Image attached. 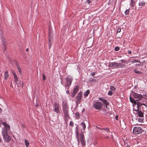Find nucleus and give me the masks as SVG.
<instances>
[{
    "mask_svg": "<svg viewBox=\"0 0 147 147\" xmlns=\"http://www.w3.org/2000/svg\"><path fill=\"white\" fill-rule=\"evenodd\" d=\"M63 110L65 120H67L70 117L69 113V107L67 103L63 101L62 103Z\"/></svg>",
    "mask_w": 147,
    "mask_h": 147,
    "instance_id": "nucleus-1",
    "label": "nucleus"
},
{
    "mask_svg": "<svg viewBox=\"0 0 147 147\" xmlns=\"http://www.w3.org/2000/svg\"><path fill=\"white\" fill-rule=\"evenodd\" d=\"M65 80L66 81L65 84V87L67 89H69L71 84L72 79L71 77H67L66 78Z\"/></svg>",
    "mask_w": 147,
    "mask_h": 147,
    "instance_id": "nucleus-2",
    "label": "nucleus"
},
{
    "mask_svg": "<svg viewBox=\"0 0 147 147\" xmlns=\"http://www.w3.org/2000/svg\"><path fill=\"white\" fill-rule=\"evenodd\" d=\"M53 34L52 32V31L51 30V28L49 27V48L50 49L51 45V41H52L53 38Z\"/></svg>",
    "mask_w": 147,
    "mask_h": 147,
    "instance_id": "nucleus-3",
    "label": "nucleus"
},
{
    "mask_svg": "<svg viewBox=\"0 0 147 147\" xmlns=\"http://www.w3.org/2000/svg\"><path fill=\"white\" fill-rule=\"evenodd\" d=\"M1 40L2 45L4 47L3 50L4 51H5L7 49V43L6 40L5 38L3 35H2L1 36Z\"/></svg>",
    "mask_w": 147,
    "mask_h": 147,
    "instance_id": "nucleus-4",
    "label": "nucleus"
},
{
    "mask_svg": "<svg viewBox=\"0 0 147 147\" xmlns=\"http://www.w3.org/2000/svg\"><path fill=\"white\" fill-rule=\"evenodd\" d=\"M142 131L143 129L141 127H136L134 128L133 133L136 134H139L142 132Z\"/></svg>",
    "mask_w": 147,
    "mask_h": 147,
    "instance_id": "nucleus-5",
    "label": "nucleus"
},
{
    "mask_svg": "<svg viewBox=\"0 0 147 147\" xmlns=\"http://www.w3.org/2000/svg\"><path fill=\"white\" fill-rule=\"evenodd\" d=\"M82 93L79 92L77 95L76 97V103L77 105L80 103L81 102V99L82 96Z\"/></svg>",
    "mask_w": 147,
    "mask_h": 147,
    "instance_id": "nucleus-6",
    "label": "nucleus"
},
{
    "mask_svg": "<svg viewBox=\"0 0 147 147\" xmlns=\"http://www.w3.org/2000/svg\"><path fill=\"white\" fill-rule=\"evenodd\" d=\"M132 94L133 96L135 98L138 99V100H142V99L143 98V97L141 94H138L137 93L132 92Z\"/></svg>",
    "mask_w": 147,
    "mask_h": 147,
    "instance_id": "nucleus-7",
    "label": "nucleus"
},
{
    "mask_svg": "<svg viewBox=\"0 0 147 147\" xmlns=\"http://www.w3.org/2000/svg\"><path fill=\"white\" fill-rule=\"evenodd\" d=\"M2 124L4 126V128L2 129V132H7L10 130V127L9 125L5 122H2Z\"/></svg>",
    "mask_w": 147,
    "mask_h": 147,
    "instance_id": "nucleus-8",
    "label": "nucleus"
},
{
    "mask_svg": "<svg viewBox=\"0 0 147 147\" xmlns=\"http://www.w3.org/2000/svg\"><path fill=\"white\" fill-rule=\"evenodd\" d=\"M3 138L6 142H10L11 138L8 135L7 132H2Z\"/></svg>",
    "mask_w": 147,
    "mask_h": 147,
    "instance_id": "nucleus-9",
    "label": "nucleus"
},
{
    "mask_svg": "<svg viewBox=\"0 0 147 147\" xmlns=\"http://www.w3.org/2000/svg\"><path fill=\"white\" fill-rule=\"evenodd\" d=\"M102 106V104L99 102H96L93 105V107L96 109L100 110Z\"/></svg>",
    "mask_w": 147,
    "mask_h": 147,
    "instance_id": "nucleus-10",
    "label": "nucleus"
},
{
    "mask_svg": "<svg viewBox=\"0 0 147 147\" xmlns=\"http://www.w3.org/2000/svg\"><path fill=\"white\" fill-rule=\"evenodd\" d=\"M80 141L82 145L83 146H85L86 143L85 142V141H84V137L83 134H82V133L80 134Z\"/></svg>",
    "mask_w": 147,
    "mask_h": 147,
    "instance_id": "nucleus-11",
    "label": "nucleus"
},
{
    "mask_svg": "<svg viewBox=\"0 0 147 147\" xmlns=\"http://www.w3.org/2000/svg\"><path fill=\"white\" fill-rule=\"evenodd\" d=\"M79 89V86L78 85L76 86L73 90V93L71 94L72 97H74L75 96V95L78 91Z\"/></svg>",
    "mask_w": 147,
    "mask_h": 147,
    "instance_id": "nucleus-12",
    "label": "nucleus"
},
{
    "mask_svg": "<svg viewBox=\"0 0 147 147\" xmlns=\"http://www.w3.org/2000/svg\"><path fill=\"white\" fill-rule=\"evenodd\" d=\"M136 104H137V111H138L139 110V108L141 107L142 105H144L146 107H147V105L145 104L144 103H142L140 101H138L136 103Z\"/></svg>",
    "mask_w": 147,
    "mask_h": 147,
    "instance_id": "nucleus-13",
    "label": "nucleus"
},
{
    "mask_svg": "<svg viewBox=\"0 0 147 147\" xmlns=\"http://www.w3.org/2000/svg\"><path fill=\"white\" fill-rule=\"evenodd\" d=\"M99 99L100 100L102 101L103 104H104L106 106V108H107V106L109 105V103L107 101V100L103 98L102 97L99 98Z\"/></svg>",
    "mask_w": 147,
    "mask_h": 147,
    "instance_id": "nucleus-14",
    "label": "nucleus"
},
{
    "mask_svg": "<svg viewBox=\"0 0 147 147\" xmlns=\"http://www.w3.org/2000/svg\"><path fill=\"white\" fill-rule=\"evenodd\" d=\"M135 111H137L138 112L137 113V114L139 117H143L144 113L140 111L139 110L138 111H137V110H135Z\"/></svg>",
    "mask_w": 147,
    "mask_h": 147,
    "instance_id": "nucleus-15",
    "label": "nucleus"
},
{
    "mask_svg": "<svg viewBox=\"0 0 147 147\" xmlns=\"http://www.w3.org/2000/svg\"><path fill=\"white\" fill-rule=\"evenodd\" d=\"M135 5V3L134 1L133 0H131V2L130 3V5L132 9H133Z\"/></svg>",
    "mask_w": 147,
    "mask_h": 147,
    "instance_id": "nucleus-16",
    "label": "nucleus"
},
{
    "mask_svg": "<svg viewBox=\"0 0 147 147\" xmlns=\"http://www.w3.org/2000/svg\"><path fill=\"white\" fill-rule=\"evenodd\" d=\"M76 138H77V139L78 140V144H79L80 143L79 139V137H78V135H79V134L78 131L77 127H76Z\"/></svg>",
    "mask_w": 147,
    "mask_h": 147,
    "instance_id": "nucleus-17",
    "label": "nucleus"
},
{
    "mask_svg": "<svg viewBox=\"0 0 147 147\" xmlns=\"http://www.w3.org/2000/svg\"><path fill=\"white\" fill-rule=\"evenodd\" d=\"M146 2L144 0L141 1H140L139 3V5L140 6L143 7L144 6Z\"/></svg>",
    "mask_w": 147,
    "mask_h": 147,
    "instance_id": "nucleus-18",
    "label": "nucleus"
},
{
    "mask_svg": "<svg viewBox=\"0 0 147 147\" xmlns=\"http://www.w3.org/2000/svg\"><path fill=\"white\" fill-rule=\"evenodd\" d=\"M118 66V64L115 63H111V67H113L115 68H116Z\"/></svg>",
    "mask_w": 147,
    "mask_h": 147,
    "instance_id": "nucleus-19",
    "label": "nucleus"
},
{
    "mask_svg": "<svg viewBox=\"0 0 147 147\" xmlns=\"http://www.w3.org/2000/svg\"><path fill=\"white\" fill-rule=\"evenodd\" d=\"M8 72L7 71H5L4 74V78L5 80H6L8 78L9 75L8 74Z\"/></svg>",
    "mask_w": 147,
    "mask_h": 147,
    "instance_id": "nucleus-20",
    "label": "nucleus"
},
{
    "mask_svg": "<svg viewBox=\"0 0 147 147\" xmlns=\"http://www.w3.org/2000/svg\"><path fill=\"white\" fill-rule=\"evenodd\" d=\"M14 77L15 82L17 84V86H18V88H19V84H18V83L17 82V81L18 80V78L17 75L14 76Z\"/></svg>",
    "mask_w": 147,
    "mask_h": 147,
    "instance_id": "nucleus-21",
    "label": "nucleus"
},
{
    "mask_svg": "<svg viewBox=\"0 0 147 147\" xmlns=\"http://www.w3.org/2000/svg\"><path fill=\"white\" fill-rule=\"evenodd\" d=\"M129 100L132 103H133L134 104L136 105V101H135L130 96L129 97Z\"/></svg>",
    "mask_w": 147,
    "mask_h": 147,
    "instance_id": "nucleus-22",
    "label": "nucleus"
},
{
    "mask_svg": "<svg viewBox=\"0 0 147 147\" xmlns=\"http://www.w3.org/2000/svg\"><path fill=\"white\" fill-rule=\"evenodd\" d=\"M16 65L17 66V69H18V71L19 72L20 74H21L22 73L21 69V68H20V66L18 64H16Z\"/></svg>",
    "mask_w": 147,
    "mask_h": 147,
    "instance_id": "nucleus-23",
    "label": "nucleus"
},
{
    "mask_svg": "<svg viewBox=\"0 0 147 147\" xmlns=\"http://www.w3.org/2000/svg\"><path fill=\"white\" fill-rule=\"evenodd\" d=\"M89 93H90L89 90H87L84 93V96H88V95L89 94Z\"/></svg>",
    "mask_w": 147,
    "mask_h": 147,
    "instance_id": "nucleus-24",
    "label": "nucleus"
},
{
    "mask_svg": "<svg viewBox=\"0 0 147 147\" xmlns=\"http://www.w3.org/2000/svg\"><path fill=\"white\" fill-rule=\"evenodd\" d=\"M81 125H82V126L83 127V129H84V130H85V129L86 127V124H85V123L84 122V121L83 122H82L81 123Z\"/></svg>",
    "mask_w": 147,
    "mask_h": 147,
    "instance_id": "nucleus-25",
    "label": "nucleus"
},
{
    "mask_svg": "<svg viewBox=\"0 0 147 147\" xmlns=\"http://www.w3.org/2000/svg\"><path fill=\"white\" fill-rule=\"evenodd\" d=\"M24 140H25V145H26V147H28V146L29 144V142H28V141L26 139H25Z\"/></svg>",
    "mask_w": 147,
    "mask_h": 147,
    "instance_id": "nucleus-26",
    "label": "nucleus"
},
{
    "mask_svg": "<svg viewBox=\"0 0 147 147\" xmlns=\"http://www.w3.org/2000/svg\"><path fill=\"white\" fill-rule=\"evenodd\" d=\"M59 104L57 102L54 103V108H59Z\"/></svg>",
    "mask_w": 147,
    "mask_h": 147,
    "instance_id": "nucleus-27",
    "label": "nucleus"
},
{
    "mask_svg": "<svg viewBox=\"0 0 147 147\" xmlns=\"http://www.w3.org/2000/svg\"><path fill=\"white\" fill-rule=\"evenodd\" d=\"M55 111L57 113H58L60 112V110L59 108H54Z\"/></svg>",
    "mask_w": 147,
    "mask_h": 147,
    "instance_id": "nucleus-28",
    "label": "nucleus"
},
{
    "mask_svg": "<svg viewBox=\"0 0 147 147\" xmlns=\"http://www.w3.org/2000/svg\"><path fill=\"white\" fill-rule=\"evenodd\" d=\"M90 33H91L90 36L93 35L94 33V29H92L90 31Z\"/></svg>",
    "mask_w": 147,
    "mask_h": 147,
    "instance_id": "nucleus-29",
    "label": "nucleus"
},
{
    "mask_svg": "<svg viewBox=\"0 0 147 147\" xmlns=\"http://www.w3.org/2000/svg\"><path fill=\"white\" fill-rule=\"evenodd\" d=\"M129 12V9H127L125 12V13L126 15H128Z\"/></svg>",
    "mask_w": 147,
    "mask_h": 147,
    "instance_id": "nucleus-30",
    "label": "nucleus"
},
{
    "mask_svg": "<svg viewBox=\"0 0 147 147\" xmlns=\"http://www.w3.org/2000/svg\"><path fill=\"white\" fill-rule=\"evenodd\" d=\"M102 129L106 131H107L108 132L109 131V128H102Z\"/></svg>",
    "mask_w": 147,
    "mask_h": 147,
    "instance_id": "nucleus-31",
    "label": "nucleus"
},
{
    "mask_svg": "<svg viewBox=\"0 0 147 147\" xmlns=\"http://www.w3.org/2000/svg\"><path fill=\"white\" fill-rule=\"evenodd\" d=\"M119 49L120 48L119 47H116L115 48V50L116 51H118Z\"/></svg>",
    "mask_w": 147,
    "mask_h": 147,
    "instance_id": "nucleus-32",
    "label": "nucleus"
},
{
    "mask_svg": "<svg viewBox=\"0 0 147 147\" xmlns=\"http://www.w3.org/2000/svg\"><path fill=\"white\" fill-rule=\"evenodd\" d=\"M69 125L71 127H73L74 126V123L72 121H71L70 122Z\"/></svg>",
    "mask_w": 147,
    "mask_h": 147,
    "instance_id": "nucleus-33",
    "label": "nucleus"
},
{
    "mask_svg": "<svg viewBox=\"0 0 147 147\" xmlns=\"http://www.w3.org/2000/svg\"><path fill=\"white\" fill-rule=\"evenodd\" d=\"M75 115L78 118L80 117V114L78 112H76L75 113Z\"/></svg>",
    "mask_w": 147,
    "mask_h": 147,
    "instance_id": "nucleus-34",
    "label": "nucleus"
},
{
    "mask_svg": "<svg viewBox=\"0 0 147 147\" xmlns=\"http://www.w3.org/2000/svg\"><path fill=\"white\" fill-rule=\"evenodd\" d=\"M134 71L135 73L136 74H141V72L138 70L135 69L134 70Z\"/></svg>",
    "mask_w": 147,
    "mask_h": 147,
    "instance_id": "nucleus-35",
    "label": "nucleus"
},
{
    "mask_svg": "<svg viewBox=\"0 0 147 147\" xmlns=\"http://www.w3.org/2000/svg\"><path fill=\"white\" fill-rule=\"evenodd\" d=\"M115 90L116 88L115 87H113V86H111V90L113 91H114Z\"/></svg>",
    "mask_w": 147,
    "mask_h": 147,
    "instance_id": "nucleus-36",
    "label": "nucleus"
},
{
    "mask_svg": "<svg viewBox=\"0 0 147 147\" xmlns=\"http://www.w3.org/2000/svg\"><path fill=\"white\" fill-rule=\"evenodd\" d=\"M143 121V120L142 119H140L138 120V121L139 122H142Z\"/></svg>",
    "mask_w": 147,
    "mask_h": 147,
    "instance_id": "nucleus-37",
    "label": "nucleus"
},
{
    "mask_svg": "<svg viewBox=\"0 0 147 147\" xmlns=\"http://www.w3.org/2000/svg\"><path fill=\"white\" fill-rule=\"evenodd\" d=\"M12 74H13V76L16 75H17L16 74L15 72L14 71H12Z\"/></svg>",
    "mask_w": 147,
    "mask_h": 147,
    "instance_id": "nucleus-38",
    "label": "nucleus"
},
{
    "mask_svg": "<svg viewBox=\"0 0 147 147\" xmlns=\"http://www.w3.org/2000/svg\"><path fill=\"white\" fill-rule=\"evenodd\" d=\"M131 62L132 63H136L137 62V60L135 59V60L132 61H131Z\"/></svg>",
    "mask_w": 147,
    "mask_h": 147,
    "instance_id": "nucleus-39",
    "label": "nucleus"
},
{
    "mask_svg": "<svg viewBox=\"0 0 147 147\" xmlns=\"http://www.w3.org/2000/svg\"><path fill=\"white\" fill-rule=\"evenodd\" d=\"M86 2H87L88 4H90L91 3V1L90 0H87L86 1Z\"/></svg>",
    "mask_w": 147,
    "mask_h": 147,
    "instance_id": "nucleus-40",
    "label": "nucleus"
},
{
    "mask_svg": "<svg viewBox=\"0 0 147 147\" xmlns=\"http://www.w3.org/2000/svg\"><path fill=\"white\" fill-rule=\"evenodd\" d=\"M42 76L43 80H45L46 79V78L45 77V76L44 74H42Z\"/></svg>",
    "mask_w": 147,
    "mask_h": 147,
    "instance_id": "nucleus-41",
    "label": "nucleus"
},
{
    "mask_svg": "<svg viewBox=\"0 0 147 147\" xmlns=\"http://www.w3.org/2000/svg\"><path fill=\"white\" fill-rule=\"evenodd\" d=\"M121 29L120 28H118L117 30V32H121Z\"/></svg>",
    "mask_w": 147,
    "mask_h": 147,
    "instance_id": "nucleus-42",
    "label": "nucleus"
},
{
    "mask_svg": "<svg viewBox=\"0 0 147 147\" xmlns=\"http://www.w3.org/2000/svg\"><path fill=\"white\" fill-rule=\"evenodd\" d=\"M136 63H138V65H140V63H141L140 61L138 60H137Z\"/></svg>",
    "mask_w": 147,
    "mask_h": 147,
    "instance_id": "nucleus-43",
    "label": "nucleus"
},
{
    "mask_svg": "<svg viewBox=\"0 0 147 147\" xmlns=\"http://www.w3.org/2000/svg\"><path fill=\"white\" fill-rule=\"evenodd\" d=\"M90 81L91 82H95L96 81V80L94 79H91L90 80Z\"/></svg>",
    "mask_w": 147,
    "mask_h": 147,
    "instance_id": "nucleus-44",
    "label": "nucleus"
},
{
    "mask_svg": "<svg viewBox=\"0 0 147 147\" xmlns=\"http://www.w3.org/2000/svg\"><path fill=\"white\" fill-rule=\"evenodd\" d=\"M116 22V23L117 24V22H118V20H113V22Z\"/></svg>",
    "mask_w": 147,
    "mask_h": 147,
    "instance_id": "nucleus-45",
    "label": "nucleus"
},
{
    "mask_svg": "<svg viewBox=\"0 0 147 147\" xmlns=\"http://www.w3.org/2000/svg\"><path fill=\"white\" fill-rule=\"evenodd\" d=\"M115 119L116 120H118V115H116L115 117Z\"/></svg>",
    "mask_w": 147,
    "mask_h": 147,
    "instance_id": "nucleus-46",
    "label": "nucleus"
},
{
    "mask_svg": "<svg viewBox=\"0 0 147 147\" xmlns=\"http://www.w3.org/2000/svg\"><path fill=\"white\" fill-rule=\"evenodd\" d=\"M89 42V40H87L86 41V45H88V44Z\"/></svg>",
    "mask_w": 147,
    "mask_h": 147,
    "instance_id": "nucleus-47",
    "label": "nucleus"
},
{
    "mask_svg": "<svg viewBox=\"0 0 147 147\" xmlns=\"http://www.w3.org/2000/svg\"><path fill=\"white\" fill-rule=\"evenodd\" d=\"M95 74V72H94L92 74H91V75L92 76H94Z\"/></svg>",
    "mask_w": 147,
    "mask_h": 147,
    "instance_id": "nucleus-48",
    "label": "nucleus"
},
{
    "mask_svg": "<svg viewBox=\"0 0 147 147\" xmlns=\"http://www.w3.org/2000/svg\"><path fill=\"white\" fill-rule=\"evenodd\" d=\"M131 51H128V53L129 54H131Z\"/></svg>",
    "mask_w": 147,
    "mask_h": 147,
    "instance_id": "nucleus-49",
    "label": "nucleus"
},
{
    "mask_svg": "<svg viewBox=\"0 0 147 147\" xmlns=\"http://www.w3.org/2000/svg\"><path fill=\"white\" fill-rule=\"evenodd\" d=\"M66 92L67 94H68L69 93V91L68 90H67Z\"/></svg>",
    "mask_w": 147,
    "mask_h": 147,
    "instance_id": "nucleus-50",
    "label": "nucleus"
},
{
    "mask_svg": "<svg viewBox=\"0 0 147 147\" xmlns=\"http://www.w3.org/2000/svg\"><path fill=\"white\" fill-rule=\"evenodd\" d=\"M108 94L109 95H110V90H109L108 92Z\"/></svg>",
    "mask_w": 147,
    "mask_h": 147,
    "instance_id": "nucleus-51",
    "label": "nucleus"
},
{
    "mask_svg": "<svg viewBox=\"0 0 147 147\" xmlns=\"http://www.w3.org/2000/svg\"><path fill=\"white\" fill-rule=\"evenodd\" d=\"M1 120L0 119V127L1 126Z\"/></svg>",
    "mask_w": 147,
    "mask_h": 147,
    "instance_id": "nucleus-52",
    "label": "nucleus"
},
{
    "mask_svg": "<svg viewBox=\"0 0 147 147\" xmlns=\"http://www.w3.org/2000/svg\"><path fill=\"white\" fill-rule=\"evenodd\" d=\"M2 141V140H1V137H0V142H1Z\"/></svg>",
    "mask_w": 147,
    "mask_h": 147,
    "instance_id": "nucleus-53",
    "label": "nucleus"
},
{
    "mask_svg": "<svg viewBox=\"0 0 147 147\" xmlns=\"http://www.w3.org/2000/svg\"><path fill=\"white\" fill-rule=\"evenodd\" d=\"M29 51V49L28 48H27L26 49V51Z\"/></svg>",
    "mask_w": 147,
    "mask_h": 147,
    "instance_id": "nucleus-54",
    "label": "nucleus"
},
{
    "mask_svg": "<svg viewBox=\"0 0 147 147\" xmlns=\"http://www.w3.org/2000/svg\"><path fill=\"white\" fill-rule=\"evenodd\" d=\"M23 84H24L23 83H22V88H23Z\"/></svg>",
    "mask_w": 147,
    "mask_h": 147,
    "instance_id": "nucleus-55",
    "label": "nucleus"
},
{
    "mask_svg": "<svg viewBox=\"0 0 147 147\" xmlns=\"http://www.w3.org/2000/svg\"><path fill=\"white\" fill-rule=\"evenodd\" d=\"M38 105V103H37V104L36 105V107H37Z\"/></svg>",
    "mask_w": 147,
    "mask_h": 147,
    "instance_id": "nucleus-56",
    "label": "nucleus"
},
{
    "mask_svg": "<svg viewBox=\"0 0 147 147\" xmlns=\"http://www.w3.org/2000/svg\"><path fill=\"white\" fill-rule=\"evenodd\" d=\"M112 94H113V92H111V95H112Z\"/></svg>",
    "mask_w": 147,
    "mask_h": 147,
    "instance_id": "nucleus-57",
    "label": "nucleus"
},
{
    "mask_svg": "<svg viewBox=\"0 0 147 147\" xmlns=\"http://www.w3.org/2000/svg\"><path fill=\"white\" fill-rule=\"evenodd\" d=\"M2 111L1 109L0 108V113Z\"/></svg>",
    "mask_w": 147,
    "mask_h": 147,
    "instance_id": "nucleus-58",
    "label": "nucleus"
},
{
    "mask_svg": "<svg viewBox=\"0 0 147 147\" xmlns=\"http://www.w3.org/2000/svg\"><path fill=\"white\" fill-rule=\"evenodd\" d=\"M125 147H130L129 146H125Z\"/></svg>",
    "mask_w": 147,
    "mask_h": 147,
    "instance_id": "nucleus-59",
    "label": "nucleus"
},
{
    "mask_svg": "<svg viewBox=\"0 0 147 147\" xmlns=\"http://www.w3.org/2000/svg\"><path fill=\"white\" fill-rule=\"evenodd\" d=\"M108 66L109 67L110 66V63L109 64Z\"/></svg>",
    "mask_w": 147,
    "mask_h": 147,
    "instance_id": "nucleus-60",
    "label": "nucleus"
},
{
    "mask_svg": "<svg viewBox=\"0 0 147 147\" xmlns=\"http://www.w3.org/2000/svg\"><path fill=\"white\" fill-rule=\"evenodd\" d=\"M109 138V137L108 136H107V137L106 138Z\"/></svg>",
    "mask_w": 147,
    "mask_h": 147,
    "instance_id": "nucleus-61",
    "label": "nucleus"
},
{
    "mask_svg": "<svg viewBox=\"0 0 147 147\" xmlns=\"http://www.w3.org/2000/svg\"><path fill=\"white\" fill-rule=\"evenodd\" d=\"M11 87H13V85H12V84L11 83Z\"/></svg>",
    "mask_w": 147,
    "mask_h": 147,
    "instance_id": "nucleus-62",
    "label": "nucleus"
},
{
    "mask_svg": "<svg viewBox=\"0 0 147 147\" xmlns=\"http://www.w3.org/2000/svg\"><path fill=\"white\" fill-rule=\"evenodd\" d=\"M108 3V5H109V4H110V2H109Z\"/></svg>",
    "mask_w": 147,
    "mask_h": 147,
    "instance_id": "nucleus-63",
    "label": "nucleus"
},
{
    "mask_svg": "<svg viewBox=\"0 0 147 147\" xmlns=\"http://www.w3.org/2000/svg\"><path fill=\"white\" fill-rule=\"evenodd\" d=\"M20 85H21V83H20Z\"/></svg>",
    "mask_w": 147,
    "mask_h": 147,
    "instance_id": "nucleus-64",
    "label": "nucleus"
}]
</instances>
